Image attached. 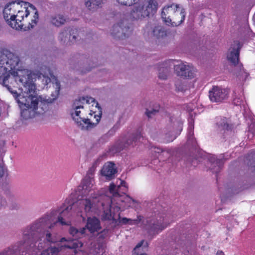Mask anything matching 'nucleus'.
<instances>
[{"mask_svg":"<svg viewBox=\"0 0 255 255\" xmlns=\"http://www.w3.org/2000/svg\"><path fill=\"white\" fill-rule=\"evenodd\" d=\"M94 199H84L69 205L64 204L44 214L24 227L22 230L21 240L0 252V255H33L49 244L58 242L54 232L57 224L68 225L65 220L71 215L73 208L78 205L83 208L86 214L89 213L94 208Z\"/></svg>","mask_w":255,"mask_h":255,"instance_id":"f257e3e1","label":"nucleus"},{"mask_svg":"<svg viewBox=\"0 0 255 255\" xmlns=\"http://www.w3.org/2000/svg\"><path fill=\"white\" fill-rule=\"evenodd\" d=\"M55 85V91L51 94L52 98H49L46 100L38 95L36 87L32 83L21 87V93H18L15 88L9 87L8 90L21 109V117L24 120H27L43 115L48 110V104L53 103L59 94L60 82L56 80Z\"/></svg>","mask_w":255,"mask_h":255,"instance_id":"f03ea898","label":"nucleus"},{"mask_svg":"<svg viewBox=\"0 0 255 255\" xmlns=\"http://www.w3.org/2000/svg\"><path fill=\"white\" fill-rule=\"evenodd\" d=\"M21 61L19 56L15 53L5 49L0 52V79L2 78V84L3 86L6 87L8 89V87H12L13 82L17 83L15 80H8L7 84H4V80L8 76L11 77L13 76L12 73L17 72L18 70H24V69H20V65Z\"/></svg>","mask_w":255,"mask_h":255,"instance_id":"7ed1b4c3","label":"nucleus"},{"mask_svg":"<svg viewBox=\"0 0 255 255\" xmlns=\"http://www.w3.org/2000/svg\"><path fill=\"white\" fill-rule=\"evenodd\" d=\"M85 104L84 101L82 99V97L78 99H76L73 105L72 109L74 110L71 113V117L77 127L82 130H90L94 128L99 123L102 115V108L98 103H97L96 107L98 108V114L96 115L95 112L93 114H90L91 117L94 115V118L96 119V122H93L90 118H86L82 117L81 115V112L79 110L80 109H83V104Z\"/></svg>","mask_w":255,"mask_h":255,"instance_id":"20e7f679","label":"nucleus"},{"mask_svg":"<svg viewBox=\"0 0 255 255\" xmlns=\"http://www.w3.org/2000/svg\"><path fill=\"white\" fill-rule=\"evenodd\" d=\"M12 74V77L8 76L5 78L3 81L4 84H7V80H10L11 81L15 80L16 82L21 83L22 85V87L28 85L30 83H32L36 87V85L34 83V79L41 81L44 85H47L51 81L50 78L47 76L39 72H32L28 69L18 70L17 72H13Z\"/></svg>","mask_w":255,"mask_h":255,"instance_id":"39448f33","label":"nucleus"},{"mask_svg":"<svg viewBox=\"0 0 255 255\" xmlns=\"http://www.w3.org/2000/svg\"><path fill=\"white\" fill-rule=\"evenodd\" d=\"M161 17L167 24L177 26L184 20L185 12L184 9L180 7L178 4H172L163 8Z\"/></svg>","mask_w":255,"mask_h":255,"instance_id":"423d86ee","label":"nucleus"},{"mask_svg":"<svg viewBox=\"0 0 255 255\" xmlns=\"http://www.w3.org/2000/svg\"><path fill=\"white\" fill-rule=\"evenodd\" d=\"M166 212L165 209L162 210L161 212L158 211V213L155 214V218L147 220L146 228L150 235L157 234L167 227L171 214L170 212Z\"/></svg>","mask_w":255,"mask_h":255,"instance_id":"0eeeda50","label":"nucleus"},{"mask_svg":"<svg viewBox=\"0 0 255 255\" xmlns=\"http://www.w3.org/2000/svg\"><path fill=\"white\" fill-rule=\"evenodd\" d=\"M20 7L19 3L12 1L5 6L3 11V17L7 24L12 28L17 30H26L25 24L20 19H15V13Z\"/></svg>","mask_w":255,"mask_h":255,"instance_id":"6e6552de","label":"nucleus"},{"mask_svg":"<svg viewBox=\"0 0 255 255\" xmlns=\"http://www.w3.org/2000/svg\"><path fill=\"white\" fill-rule=\"evenodd\" d=\"M241 48L240 43L237 42L233 47L229 50L227 55L229 61L235 67L234 74L241 80H245L248 74L243 68V65L239 63L240 51Z\"/></svg>","mask_w":255,"mask_h":255,"instance_id":"1a4fd4ad","label":"nucleus"},{"mask_svg":"<svg viewBox=\"0 0 255 255\" xmlns=\"http://www.w3.org/2000/svg\"><path fill=\"white\" fill-rule=\"evenodd\" d=\"M86 228H82L79 229L71 227L69 229V233L72 236L73 239L71 240L67 241L63 238L60 241V242H65L61 246L69 249H79L82 247L83 243L81 241L78 240V239H81L85 236Z\"/></svg>","mask_w":255,"mask_h":255,"instance_id":"9d476101","label":"nucleus"},{"mask_svg":"<svg viewBox=\"0 0 255 255\" xmlns=\"http://www.w3.org/2000/svg\"><path fill=\"white\" fill-rule=\"evenodd\" d=\"M157 7L152 3L144 2L143 5H135L130 13V19L132 20L141 19L146 17L153 15L156 11Z\"/></svg>","mask_w":255,"mask_h":255,"instance_id":"9b49d317","label":"nucleus"},{"mask_svg":"<svg viewBox=\"0 0 255 255\" xmlns=\"http://www.w3.org/2000/svg\"><path fill=\"white\" fill-rule=\"evenodd\" d=\"M130 23L128 19L123 17L117 23L114 25L111 33L116 39H123L128 37L130 34Z\"/></svg>","mask_w":255,"mask_h":255,"instance_id":"f8f14e48","label":"nucleus"},{"mask_svg":"<svg viewBox=\"0 0 255 255\" xmlns=\"http://www.w3.org/2000/svg\"><path fill=\"white\" fill-rule=\"evenodd\" d=\"M30 12H33L34 13L33 19L31 20V22H29L27 26L25 25L27 28V29H30V28H32L34 24H36L37 21V19L38 18V11L36 9L34 6L32 4L29 5V9L26 6L22 7L20 5V7L16 11L15 13V19H20L22 20H23L24 17H27V16L30 14ZM21 23L22 22L21 21ZM23 24H24L23 22Z\"/></svg>","mask_w":255,"mask_h":255,"instance_id":"ddd939ff","label":"nucleus"},{"mask_svg":"<svg viewBox=\"0 0 255 255\" xmlns=\"http://www.w3.org/2000/svg\"><path fill=\"white\" fill-rule=\"evenodd\" d=\"M229 93L228 89L214 86L209 91V97L212 102L221 103L228 100Z\"/></svg>","mask_w":255,"mask_h":255,"instance_id":"4468645a","label":"nucleus"},{"mask_svg":"<svg viewBox=\"0 0 255 255\" xmlns=\"http://www.w3.org/2000/svg\"><path fill=\"white\" fill-rule=\"evenodd\" d=\"M111 204L109 209H105L102 215L103 221L111 222L114 226L117 224V214L121 211V207L118 205L114 206V199H109Z\"/></svg>","mask_w":255,"mask_h":255,"instance_id":"2eb2a0df","label":"nucleus"},{"mask_svg":"<svg viewBox=\"0 0 255 255\" xmlns=\"http://www.w3.org/2000/svg\"><path fill=\"white\" fill-rule=\"evenodd\" d=\"M177 127L178 128L176 130H172L170 128H167L164 129L163 131H158L159 134L157 135L156 138L166 142L172 141L182 130V124L181 123H178Z\"/></svg>","mask_w":255,"mask_h":255,"instance_id":"dca6fc26","label":"nucleus"},{"mask_svg":"<svg viewBox=\"0 0 255 255\" xmlns=\"http://www.w3.org/2000/svg\"><path fill=\"white\" fill-rule=\"evenodd\" d=\"M174 64V70L177 76L183 78L191 79L194 77V70L189 65H186L181 62L177 61Z\"/></svg>","mask_w":255,"mask_h":255,"instance_id":"f3484780","label":"nucleus"},{"mask_svg":"<svg viewBox=\"0 0 255 255\" xmlns=\"http://www.w3.org/2000/svg\"><path fill=\"white\" fill-rule=\"evenodd\" d=\"M140 132L138 130L133 133L132 135L125 142H120L115 145L116 151L120 152L124 149H127L131 147H133L136 142L139 140L141 138Z\"/></svg>","mask_w":255,"mask_h":255,"instance_id":"a211bd4d","label":"nucleus"},{"mask_svg":"<svg viewBox=\"0 0 255 255\" xmlns=\"http://www.w3.org/2000/svg\"><path fill=\"white\" fill-rule=\"evenodd\" d=\"M77 30L70 28H67L61 31L59 34L58 39L63 44L70 45L76 41L77 39Z\"/></svg>","mask_w":255,"mask_h":255,"instance_id":"6ab92c4d","label":"nucleus"},{"mask_svg":"<svg viewBox=\"0 0 255 255\" xmlns=\"http://www.w3.org/2000/svg\"><path fill=\"white\" fill-rule=\"evenodd\" d=\"M119 186H116L115 184L114 183L111 184L110 186L109 187V193L112 195V198L114 199V202L115 201V198H119V201H121L122 202H125L127 204L128 207H130L131 206V203H137V201L133 199L131 197L127 195L125 197H122L121 193L119 192Z\"/></svg>","mask_w":255,"mask_h":255,"instance_id":"aec40b11","label":"nucleus"},{"mask_svg":"<svg viewBox=\"0 0 255 255\" xmlns=\"http://www.w3.org/2000/svg\"><path fill=\"white\" fill-rule=\"evenodd\" d=\"M94 67V63L90 59L86 58L78 61L73 68L82 74H86L91 71Z\"/></svg>","mask_w":255,"mask_h":255,"instance_id":"412c9836","label":"nucleus"},{"mask_svg":"<svg viewBox=\"0 0 255 255\" xmlns=\"http://www.w3.org/2000/svg\"><path fill=\"white\" fill-rule=\"evenodd\" d=\"M94 182V178L85 176L78 187V190L81 192L82 195H86L91 190Z\"/></svg>","mask_w":255,"mask_h":255,"instance_id":"4be33fe9","label":"nucleus"},{"mask_svg":"<svg viewBox=\"0 0 255 255\" xmlns=\"http://www.w3.org/2000/svg\"><path fill=\"white\" fill-rule=\"evenodd\" d=\"M116 173L117 169L115 167V164L112 162H109L106 163L101 170L102 175L105 176L107 179L108 180H111L114 178Z\"/></svg>","mask_w":255,"mask_h":255,"instance_id":"5701e85b","label":"nucleus"},{"mask_svg":"<svg viewBox=\"0 0 255 255\" xmlns=\"http://www.w3.org/2000/svg\"><path fill=\"white\" fill-rule=\"evenodd\" d=\"M210 163V168L213 172L218 173L222 168L224 161L222 158L217 159L215 155L210 156L209 158Z\"/></svg>","mask_w":255,"mask_h":255,"instance_id":"b1692460","label":"nucleus"},{"mask_svg":"<svg viewBox=\"0 0 255 255\" xmlns=\"http://www.w3.org/2000/svg\"><path fill=\"white\" fill-rule=\"evenodd\" d=\"M86 227L91 233L98 232L101 229L100 222L96 217H88Z\"/></svg>","mask_w":255,"mask_h":255,"instance_id":"393cba45","label":"nucleus"},{"mask_svg":"<svg viewBox=\"0 0 255 255\" xmlns=\"http://www.w3.org/2000/svg\"><path fill=\"white\" fill-rule=\"evenodd\" d=\"M171 61H166L159 65L158 70V77L159 79L161 80L167 79L171 66Z\"/></svg>","mask_w":255,"mask_h":255,"instance_id":"a878e982","label":"nucleus"},{"mask_svg":"<svg viewBox=\"0 0 255 255\" xmlns=\"http://www.w3.org/2000/svg\"><path fill=\"white\" fill-rule=\"evenodd\" d=\"M143 217L141 216H139L137 217V219H131L127 218H121L120 216V212H119L118 213V214H117V224L116 225H137L140 223V222L141 221Z\"/></svg>","mask_w":255,"mask_h":255,"instance_id":"bb28decb","label":"nucleus"},{"mask_svg":"<svg viewBox=\"0 0 255 255\" xmlns=\"http://www.w3.org/2000/svg\"><path fill=\"white\" fill-rule=\"evenodd\" d=\"M194 121L192 119L189 121V131L187 139V144L191 146L193 148H196L197 147V143L193 137Z\"/></svg>","mask_w":255,"mask_h":255,"instance_id":"cd10ccee","label":"nucleus"},{"mask_svg":"<svg viewBox=\"0 0 255 255\" xmlns=\"http://www.w3.org/2000/svg\"><path fill=\"white\" fill-rule=\"evenodd\" d=\"M86 6L90 10H95L104 2L105 0H85Z\"/></svg>","mask_w":255,"mask_h":255,"instance_id":"c85d7f7f","label":"nucleus"},{"mask_svg":"<svg viewBox=\"0 0 255 255\" xmlns=\"http://www.w3.org/2000/svg\"><path fill=\"white\" fill-rule=\"evenodd\" d=\"M66 18L64 16L61 14L52 15L50 17V22L55 26H60L65 24Z\"/></svg>","mask_w":255,"mask_h":255,"instance_id":"c756f323","label":"nucleus"},{"mask_svg":"<svg viewBox=\"0 0 255 255\" xmlns=\"http://www.w3.org/2000/svg\"><path fill=\"white\" fill-rule=\"evenodd\" d=\"M152 32L153 35L157 38L164 37L167 34L165 28L161 25L155 26Z\"/></svg>","mask_w":255,"mask_h":255,"instance_id":"7c9ffc66","label":"nucleus"},{"mask_svg":"<svg viewBox=\"0 0 255 255\" xmlns=\"http://www.w3.org/2000/svg\"><path fill=\"white\" fill-rule=\"evenodd\" d=\"M59 249L56 247H51L43 251L41 255H58Z\"/></svg>","mask_w":255,"mask_h":255,"instance_id":"2f4dec72","label":"nucleus"},{"mask_svg":"<svg viewBox=\"0 0 255 255\" xmlns=\"http://www.w3.org/2000/svg\"><path fill=\"white\" fill-rule=\"evenodd\" d=\"M159 111V107L156 106L155 108L151 109H146L145 112V115L148 117V119L152 118L155 116Z\"/></svg>","mask_w":255,"mask_h":255,"instance_id":"473e14b6","label":"nucleus"},{"mask_svg":"<svg viewBox=\"0 0 255 255\" xmlns=\"http://www.w3.org/2000/svg\"><path fill=\"white\" fill-rule=\"evenodd\" d=\"M117 1L121 4L126 5V6H131L133 4H136L138 2L139 0H117Z\"/></svg>","mask_w":255,"mask_h":255,"instance_id":"72a5a7b5","label":"nucleus"},{"mask_svg":"<svg viewBox=\"0 0 255 255\" xmlns=\"http://www.w3.org/2000/svg\"><path fill=\"white\" fill-rule=\"evenodd\" d=\"M119 128V125L118 124H116L114 126V127L109 130V131L106 134L107 136H113L116 132V131Z\"/></svg>","mask_w":255,"mask_h":255,"instance_id":"f704fd0d","label":"nucleus"},{"mask_svg":"<svg viewBox=\"0 0 255 255\" xmlns=\"http://www.w3.org/2000/svg\"><path fill=\"white\" fill-rule=\"evenodd\" d=\"M82 99L84 101V103L87 104H91L92 103H96L97 104V102L96 101L95 99L91 97H82ZM97 105H96V106Z\"/></svg>","mask_w":255,"mask_h":255,"instance_id":"c9c22d12","label":"nucleus"},{"mask_svg":"<svg viewBox=\"0 0 255 255\" xmlns=\"http://www.w3.org/2000/svg\"><path fill=\"white\" fill-rule=\"evenodd\" d=\"M175 85L178 91L183 92L185 91L186 88L180 81H176Z\"/></svg>","mask_w":255,"mask_h":255,"instance_id":"e433bc0d","label":"nucleus"},{"mask_svg":"<svg viewBox=\"0 0 255 255\" xmlns=\"http://www.w3.org/2000/svg\"><path fill=\"white\" fill-rule=\"evenodd\" d=\"M234 97H235V98H234L233 100V103L234 105L236 106L240 105L242 104V103L243 102V97L240 96V97L237 98L236 97V96L235 95H234Z\"/></svg>","mask_w":255,"mask_h":255,"instance_id":"4c0bfd02","label":"nucleus"},{"mask_svg":"<svg viewBox=\"0 0 255 255\" xmlns=\"http://www.w3.org/2000/svg\"><path fill=\"white\" fill-rule=\"evenodd\" d=\"M154 151L158 153H165L167 154V156H168L170 154L169 150H165V149L160 147H155L154 148Z\"/></svg>","mask_w":255,"mask_h":255,"instance_id":"58836bf2","label":"nucleus"},{"mask_svg":"<svg viewBox=\"0 0 255 255\" xmlns=\"http://www.w3.org/2000/svg\"><path fill=\"white\" fill-rule=\"evenodd\" d=\"M221 127L224 129L227 130L231 128V126L229 125L225 121H223L222 123L220 124Z\"/></svg>","mask_w":255,"mask_h":255,"instance_id":"ea45409f","label":"nucleus"},{"mask_svg":"<svg viewBox=\"0 0 255 255\" xmlns=\"http://www.w3.org/2000/svg\"><path fill=\"white\" fill-rule=\"evenodd\" d=\"M7 169L0 164V179L5 175L7 174Z\"/></svg>","mask_w":255,"mask_h":255,"instance_id":"a19ab883","label":"nucleus"},{"mask_svg":"<svg viewBox=\"0 0 255 255\" xmlns=\"http://www.w3.org/2000/svg\"><path fill=\"white\" fill-rule=\"evenodd\" d=\"M7 202L5 199L2 196H0V209L2 208H5Z\"/></svg>","mask_w":255,"mask_h":255,"instance_id":"79ce46f5","label":"nucleus"},{"mask_svg":"<svg viewBox=\"0 0 255 255\" xmlns=\"http://www.w3.org/2000/svg\"><path fill=\"white\" fill-rule=\"evenodd\" d=\"M95 169L94 167H91L88 171L86 176H88L90 178H93V175L95 172Z\"/></svg>","mask_w":255,"mask_h":255,"instance_id":"37998d69","label":"nucleus"},{"mask_svg":"<svg viewBox=\"0 0 255 255\" xmlns=\"http://www.w3.org/2000/svg\"><path fill=\"white\" fill-rule=\"evenodd\" d=\"M109 233V230L107 229H104L100 233H99V238H105L107 236Z\"/></svg>","mask_w":255,"mask_h":255,"instance_id":"c03bdc74","label":"nucleus"},{"mask_svg":"<svg viewBox=\"0 0 255 255\" xmlns=\"http://www.w3.org/2000/svg\"><path fill=\"white\" fill-rule=\"evenodd\" d=\"M118 186L120 187V188L119 189V192L120 193V189H121V187H123L125 188L124 191H127V183L125 181L121 180V184Z\"/></svg>","mask_w":255,"mask_h":255,"instance_id":"a18cd8bd","label":"nucleus"},{"mask_svg":"<svg viewBox=\"0 0 255 255\" xmlns=\"http://www.w3.org/2000/svg\"><path fill=\"white\" fill-rule=\"evenodd\" d=\"M199 161H200L198 160L196 158H192L191 160V163L193 166H196L198 164Z\"/></svg>","mask_w":255,"mask_h":255,"instance_id":"49530a36","label":"nucleus"},{"mask_svg":"<svg viewBox=\"0 0 255 255\" xmlns=\"http://www.w3.org/2000/svg\"><path fill=\"white\" fill-rule=\"evenodd\" d=\"M165 150H169V153H170L169 155L168 156H167V154H166V153H161V154H159V156H160V158H161V156H164V157H166V158H168V157H169L170 156V155H171V152H170V151H170L169 149H165Z\"/></svg>","mask_w":255,"mask_h":255,"instance_id":"de8ad7c7","label":"nucleus"},{"mask_svg":"<svg viewBox=\"0 0 255 255\" xmlns=\"http://www.w3.org/2000/svg\"><path fill=\"white\" fill-rule=\"evenodd\" d=\"M144 243V241L142 240L140 242H139L135 247V248H134V250H136V249L137 248H139L140 247H141L142 246V245H143Z\"/></svg>","mask_w":255,"mask_h":255,"instance_id":"09e8293b","label":"nucleus"},{"mask_svg":"<svg viewBox=\"0 0 255 255\" xmlns=\"http://www.w3.org/2000/svg\"><path fill=\"white\" fill-rule=\"evenodd\" d=\"M217 255H224V254L223 252L222 251H218L217 253Z\"/></svg>","mask_w":255,"mask_h":255,"instance_id":"8fccbe9b","label":"nucleus"},{"mask_svg":"<svg viewBox=\"0 0 255 255\" xmlns=\"http://www.w3.org/2000/svg\"><path fill=\"white\" fill-rule=\"evenodd\" d=\"M81 214L80 215V216L83 218V220H85L86 217H84V214H83V213H82V212L81 211Z\"/></svg>","mask_w":255,"mask_h":255,"instance_id":"3c124183","label":"nucleus"},{"mask_svg":"<svg viewBox=\"0 0 255 255\" xmlns=\"http://www.w3.org/2000/svg\"><path fill=\"white\" fill-rule=\"evenodd\" d=\"M137 255H147L145 253H142V254H140Z\"/></svg>","mask_w":255,"mask_h":255,"instance_id":"603ef678","label":"nucleus"},{"mask_svg":"<svg viewBox=\"0 0 255 255\" xmlns=\"http://www.w3.org/2000/svg\"><path fill=\"white\" fill-rule=\"evenodd\" d=\"M98 253V251H95V253H94V254L95 255H97Z\"/></svg>","mask_w":255,"mask_h":255,"instance_id":"864d4df0","label":"nucleus"},{"mask_svg":"<svg viewBox=\"0 0 255 255\" xmlns=\"http://www.w3.org/2000/svg\"><path fill=\"white\" fill-rule=\"evenodd\" d=\"M102 205L103 206H104V204L102 203Z\"/></svg>","mask_w":255,"mask_h":255,"instance_id":"5fc2aeb1","label":"nucleus"}]
</instances>
